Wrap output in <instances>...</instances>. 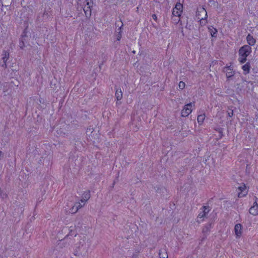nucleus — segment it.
Here are the masks:
<instances>
[{
    "label": "nucleus",
    "instance_id": "1",
    "mask_svg": "<svg viewBox=\"0 0 258 258\" xmlns=\"http://www.w3.org/2000/svg\"><path fill=\"white\" fill-rule=\"evenodd\" d=\"M28 25H27L25 29L23 30L22 33L20 38H19V46L21 49H23L25 47V43L28 41L29 37L28 35Z\"/></svg>",
    "mask_w": 258,
    "mask_h": 258
},
{
    "label": "nucleus",
    "instance_id": "2",
    "mask_svg": "<svg viewBox=\"0 0 258 258\" xmlns=\"http://www.w3.org/2000/svg\"><path fill=\"white\" fill-rule=\"evenodd\" d=\"M192 103L195 104V102H193V103L190 102V103L185 104L183 108L181 110V116L182 117H186L191 112L192 110H191V107Z\"/></svg>",
    "mask_w": 258,
    "mask_h": 258
},
{
    "label": "nucleus",
    "instance_id": "3",
    "mask_svg": "<svg viewBox=\"0 0 258 258\" xmlns=\"http://www.w3.org/2000/svg\"><path fill=\"white\" fill-rule=\"evenodd\" d=\"M238 192L237 196L238 198H242L245 197L248 193V190L244 183H242L237 188Z\"/></svg>",
    "mask_w": 258,
    "mask_h": 258
},
{
    "label": "nucleus",
    "instance_id": "4",
    "mask_svg": "<svg viewBox=\"0 0 258 258\" xmlns=\"http://www.w3.org/2000/svg\"><path fill=\"white\" fill-rule=\"evenodd\" d=\"M251 52V47L248 45H244L241 46L239 50L238 54L248 56Z\"/></svg>",
    "mask_w": 258,
    "mask_h": 258
},
{
    "label": "nucleus",
    "instance_id": "5",
    "mask_svg": "<svg viewBox=\"0 0 258 258\" xmlns=\"http://www.w3.org/2000/svg\"><path fill=\"white\" fill-rule=\"evenodd\" d=\"M10 53L8 50H3L2 52L3 62L1 63V66L4 69L7 68V62L9 58Z\"/></svg>",
    "mask_w": 258,
    "mask_h": 258
},
{
    "label": "nucleus",
    "instance_id": "6",
    "mask_svg": "<svg viewBox=\"0 0 258 258\" xmlns=\"http://www.w3.org/2000/svg\"><path fill=\"white\" fill-rule=\"evenodd\" d=\"M212 228V223H208L206 224L203 228L202 233L203 234V237L202 240H204L207 238V236L210 234L211 229Z\"/></svg>",
    "mask_w": 258,
    "mask_h": 258
},
{
    "label": "nucleus",
    "instance_id": "7",
    "mask_svg": "<svg viewBox=\"0 0 258 258\" xmlns=\"http://www.w3.org/2000/svg\"><path fill=\"white\" fill-rule=\"evenodd\" d=\"M249 213L252 215H258V204L257 203L254 202L253 206L249 210Z\"/></svg>",
    "mask_w": 258,
    "mask_h": 258
},
{
    "label": "nucleus",
    "instance_id": "8",
    "mask_svg": "<svg viewBox=\"0 0 258 258\" xmlns=\"http://www.w3.org/2000/svg\"><path fill=\"white\" fill-rule=\"evenodd\" d=\"M242 225L240 224H236L234 227V231L236 237H240L242 234Z\"/></svg>",
    "mask_w": 258,
    "mask_h": 258
},
{
    "label": "nucleus",
    "instance_id": "9",
    "mask_svg": "<svg viewBox=\"0 0 258 258\" xmlns=\"http://www.w3.org/2000/svg\"><path fill=\"white\" fill-rule=\"evenodd\" d=\"M91 197L90 191L89 190H87L85 191L82 195V198L81 200L82 203H84V205L85 203L87 202Z\"/></svg>",
    "mask_w": 258,
    "mask_h": 258
},
{
    "label": "nucleus",
    "instance_id": "10",
    "mask_svg": "<svg viewBox=\"0 0 258 258\" xmlns=\"http://www.w3.org/2000/svg\"><path fill=\"white\" fill-rule=\"evenodd\" d=\"M83 206V205H82L80 202H76L74 205L70 209V212L72 214H75Z\"/></svg>",
    "mask_w": 258,
    "mask_h": 258
},
{
    "label": "nucleus",
    "instance_id": "11",
    "mask_svg": "<svg viewBox=\"0 0 258 258\" xmlns=\"http://www.w3.org/2000/svg\"><path fill=\"white\" fill-rule=\"evenodd\" d=\"M246 40H247V43L248 44V45H249L250 46L254 45L256 42L255 39L250 34H248L247 35V36L246 37Z\"/></svg>",
    "mask_w": 258,
    "mask_h": 258
},
{
    "label": "nucleus",
    "instance_id": "12",
    "mask_svg": "<svg viewBox=\"0 0 258 258\" xmlns=\"http://www.w3.org/2000/svg\"><path fill=\"white\" fill-rule=\"evenodd\" d=\"M251 66L249 62H247L245 64L242 66V69L243 71V74L247 75L249 73Z\"/></svg>",
    "mask_w": 258,
    "mask_h": 258
},
{
    "label": "nucleus",
    "instance_id": "13",
    "mask_svg": "<svg viewBox=\"0 0 258 258\" xmlns=\"http://www.w3.org/2000/svg\"><path fill=\"white\" fill-rule=\"evenodd\" d=\"M72 143L74 144V146L77 150H79L81 149V146H82V142L80 141L78 139H76L74 138Z\"/></svg>",
    "mask_w": 258,
    "mask_h": 258
},
{
    "label": "nucleus",
    "instance_id": "14",
    "mask_svg": "<svg viewBox=\"0 0 258 258\" xmlns=\"http://www.w3.org/2000/svg\"><path fill=\"white\" fill-rule=\"evenodd\" d=\"M214 130L219 133L218 138L217 139V140L222 139L223 138V137L224 136V134H223L224 128L220 126H217V127H214Z\"/></svg>",
    "mask_w": 258,
    "mask_h": 258
},
{
    "label": "nucleus",
    "instance_id": "15",
    "mask_svg": "<svg viewBox=\"0 0 258 258\" xmlns=\"http://www.w3.org/2000/svg\"><path fill=\"white\" fill-rule=\"evenodd\" d=\"M159 255L160 258H168V254L165 248H162L159 250Z\"/></svg>",
    "mask_w": 258,
    "mask_h": 258
},
{
    "label": "nucleus",
    "instance_id": "16",
    "mask_svg": "<svg viewBox=\"0 0 258 258\" xmlns=\"http://www.w3.org/2000/svg\"><path fill=\"white\" fill-rule=\"evenodd\" d=\"M209 31L210 33V34L213 37H217V30L216 28L212 26L208 27Z\"/></svg>",
    "mask_w": 258,
    "mask_h": 258
},
{
    "label": "nucleus",
    "instance_id": "17",
    "mask_svg": "<svg viewBox=\"0 0 258 258\" xmlns=\"http://www.w3.org/2000/svg\"><path fill=\"white\" fill-rule=\"evenodd\" d=\"M115 97L117 101L120 100L122 98V93L120 88H116Z\"/></svg>",
    "mask_w": 258,
    "mask_h": 258
},
{
    "label": "nucleus",
    "instance_id": "18",
    "mask_svg": "<svg viewBox=\"0 0 258 258\" xmlns=\"http://www.w3.org/2000/svg\"><path fill=\"white\" fill-rule=\"evenodd\" d=\"M206 216V212L205 211H201L198 215L197 217V222L198 223H201V222L203 221L204 219L203 218L205 217Z\"/></svg>",
    "mask_w": 258,
    "mask_h": 258
},
{
    "label": "nucleus",
    "instance_id": "19",
    "mask_svg": "<svg viewBox=\"0 0 258 258\" xmlns=\"http://www.w3.org/2000/svg\"><path fill=\"white\" fill-rule=\"evenodd\" d=\"M85 16L87 18H89L91 16V8L90 7H85L83 8Z\"/></svg>",
    "mask_w": 258,
    "mask_h": 258
},
{
    "label": "nucleus",
    "instance_id": "20",
    "mask_svg": "<svg viewBox=\"0 0 258 258\" xmlns=\"http://www.w3.org/2000/svg\"><path fill=\"white\" fill-rule=\"evenodd\" d=\"M202 10L204 12H205V17L204 18L201 19L199 22L201 26H204L207 23L206 20L207 18V13L204 8H202Z\"/></svg>",
    "mask_w": 258,
    "mask_h": 258
},
{
    "label": "nucleus",
    "instance_id": "21",
    "mask_svg": "<svg viewBox=\"0 0 258 258\" xmlns=\"http://www.w3.org/2000/svg\"><path fill=\"white\" fill-rule=\"evenodd\" d=\"M205 116H205V114L204 113L202 114L199 115L198 116L197 121H198V123L200 125L202 124L204 122V121L205 118Z\"/></svg>",
    "mask_w": 258,
    "mask_h": 258
},
{
    "label": "nucleus",
    "instance_id": "22",
    "mask_svg": "<svg viewBox=\"0 0 258 258\" xmlns=\"http://www.w3.org/2000/svg\"><path fill=\"white\" fill-rule=\"evenodd\" d=\"M238 55L239 57L238 60L240 63H244L246 61L247 56L241 54H238Z\"/></svg>",
    "mask_w": 258,
    "mask_h": 258
},
{
    "label": "nucleus",
    "instance_id": "23",
    "mask_svg": "<svg viewBox=\"0 0 258 258\" xmlns=\"http://www.w3.org/2000/svg\"><path fill=\"white\" fill-rule=\"evenodd\" d=\"M182 12V11H178L175 9H173L172 15L173 17H180Z\"/></svg>",
    "mask_w": 258,
    "mask_h": 258
},
{
    "label": "nucleus",
    "instance_id": "24",
    "mask_svg": "<svg viewBox=\"0 0 258 258\" xmlns=\"http://www.w3.org/2000/svg\"><path fill=\"white\" fill-rule=\"evenodd\" d=\"M178 1H179V2H177L176 4V5H175V7L173 9H175L176 10L180 11L182 12V10H183V5H182V4L180 3V0H178Z\"/></svg>",
    "mask_w": 258,
    "mask_h": 258
},
{
    "label": "nucleus",
    "instance_id": "25",
    "mask_svg": "<svg viewBox=\"0 0 258 258\" xmlns=\"http://www.w3.org/2000/svg\"><path fill=\"white\" fill-rule=\"evenodd\" d=\"M226 73V76L227 79V80H230V79L235 75V71H227V72H225Z\"/></svg>",
    "mask_w": 258,
    "mask_h": 258
},
{
    "label": "nucleus",
    "instance_id": "26",
    "mask_svg": "<svg viewBox=\"0 0 258 258\" xmlns=\"http://www.w3.org/2000/svg\"><path fill=\"white\" fill-rule=\"evenodd\" d=\"M233 67L232 66L231 64L230 66H226L223 68V72H227L228 70L231 71H233Z\"/></svg>",
    "mask_w": 258,
    "mask_h": 258
},
{
    "label": "nucleus",
    "instance_id": "27",
    "mask_svg": "<svg viewBox=\"0 0 258 258\" xmlns=\"http://www.w3.org/2000/svg\"><path fill=\"white\" fill-rule=\"evenodd\" d=\"M8 197L7 194L0 188V198L3 199H7Z\"/></svg>",
    "mask_w": 258,
    "mask_h": 258
},
{
    "label": "nucleus",
    "instance_id": "28",
    "mask_svg": "<svg viewBox=\"0 0 258 258\" xmlns=\"http://www.w3.org/2000/svg\"><path fill=\"white\" fill-rule=\"evenodd\" d=\"M154 189L157 192L161 193L162 192H163L164 187L161 186H156L154 187Z\"/></svg>",
    "mask_w": 258,
    "mask_h": 258
},
{
    "label": "nucleus",
    "instance_id": "29",
    "mask_svg": "<svg viewBox=\"0 0 258 258\" xmlns=\"http://www.w3.org/2000/svg\"><path fill=\"white\" fill-rule=\"evenodd\" d=\"M73 254L74 255L79 256L81 253L80 252V247H77L74 251Z\"/></svg>",
    "mask_w": 258,
    "mask_h": 258
},
{
    "label": "nucleus",
    "instance_id": "30",
    "mask_svg": "<svg viewBox=\"0 0 258 258\" xmlns=\"http://www.w3.org/2000/svg\"><path fill=\"white\" fill-rule=\"evenodd\" d=\"M201 209L203 211H205L206 212V215H207L210 211L209 206H204Z\"/></svg>",
    "mask_w": 258,
    "mask_h": 258
},
{
    "label": "nucleus",
    "instance_id": "31",
    "mask_svg": "<svg viewBox=\"0 0 258 258\" xmlns=\"http://www.w3.org/2000/svg\"><path fill=\"white\" fill-rule=\"evenodd\" d=\"M185 83L182 81H180L178 84V88L180 90H183L185 87Z\"/></svg>",
    "mask_w": 258,
    "mask_h": 258
},
{
    "label": "nucleus",
    "instance_id": "32",
    "mask_svg": "<svg viewBox=\"0 0 258 258\" xmlns=\"http://www.w3.org/2000/svg\"><path fill=\"white\" fill-rule=\"evenodd\" d=\"M227 114L229 117H231L233 115V110L232 109L228 108Z\"/></svg>",
    "mask_w": 258,
    "mask_h": 258
},
{
    "label": "nucleus",
    "instance_id": "33",
    "mask_svg": "<svg viewBox=\"0 0 258 258\" xmlns=\"http://www.w3.org/2000/svg\"><path fill=\"white\" fill-rule=\"evenodd\" d=\"M122 33L120 31H118L116 35V40L119 41L122 37Z\"/></svg>",
    "mask_w": 258,
    "mask_h": 258
},
{
    "label": "nucleus",
    "instance_id": "34",
    "mask_svg": "<svg viewBox=\"0 0 258 258\" xmlns=\"http://www.w3.org/2000/svg\"><path fill=\"white\" fill-rule=\"evenodd\" d=\"M85 2L86 3V6L87 7H90L91 8H92V6L91 4H93V0H85Z\"/></svg>",
    "mask_w": 258,
    "mask_h": 258
},
{
    "label": "nucleus",
    "instance_id": "35",
    "mask_svg": "<svg viewBox=\"0 0 258 258\" xmlns=\"http://www.w3.org/2000/svg\"><path fill=\"white\" fill-rule=\"evenodd\" d=\"M175 17L172 16L171 19L174 21L175 24H177L180 21L179 17L175 18Z\"/></svg>",
    "mask_w": 258,
    "mask_h": 258
},
{
    "label": "nucleus",
    "instance_id": "36",
    "mask_svg": "<svg viewBox=\"0 0 258 258\" xmlns=\"http://www.w3.org/2000/svg\"><path fill=\"white\" fill-rule=\"evenodd\" d=\"M43 200V198L39 197L37 198L36 206H38V204Z\"/></svg>",
    "mask_w": 258,
    "mask_h": 258
},
{
    "label": "nucleus",
    "instance_id": "37",
    "mask_svg": "<svg viewBox=\"0 0 258 258\" xmlns=\"http://www.w3.org/2000/svg\"><path fill=\"white\" fill-rule=\"evenodd\" d=\"M152 17L154 20H155L156 22H157L158 18H157V16L156 14H153Z\"/></svg>",
    "mask_w": 258,
    "mask_h": 258
},
{
    "label": "nucleus",
    "instance_id": "38",
    "mask_svg": "<svg viewBox=\"0 0 258 258\" xmlns=\"http://www.w3.org/2000/svg\"><path fill=\"white\" fill-rule=\"evenodd\" d=\"M138 255L137 253H134L132 256V258H138Z\"/></svg>",
    "mask_w": 258,
    "mask_h": 258
},
{
    "label": "nucleus",
    "instance_id": "39",
    "mask_svg": "<svg viewBox=\"0 0 258 258\" xmlns=\"http://www.w3.org/2000/svg\"><path fill=\"white\" fill-rule=\"evenodd\" d=\"M40 191H41V195L42 196L44 195V194H45V190H42V189H41V190H40Z\"/></svg>",
    "mask_w": 258,
    "mask_h": 258
},
{
    "label": "nucleus",
    "instance_id": "40",
    "mask_svg": "<svg viewBox=\"0 0 258 258\" xmlns=\"http://www.w3.org/2000/svg\"><path fill=\"white\" fill-rule=\"evenodd\" d=\"M254 202L257 203L258 198L256 197H254Z\"/></svg>",
    "mask_w": 258,
    "mask_h": 258
},
{
    "label": "nucleus",
    "instance_id": "41",
    "mask_svg": "<svg viewBox=\"0 0 258 258\" xmlns=\"http://www.w3.org/2000/svg\"><path fill=\"white\" fill-rule=\"evenodd\" d=\"M122 25L121 26H120V27H119V28L118 29V31H120L121 33H122V30H121L122 29Z\"/></svg>",
    "mask_w": 258,
    "mask_h": 258
},
{
    "label": "nucleus",
    "instance_id": "42",
    "mask_svg": "<svg viewBox=\"0 0 258 258\" xmlns=\"http://www.w3.org/2000/svg\"><path fill=\"white\" fill-rule=\"evenodd\" d=\"M115 181H114L112 184V187H114V185H115Z\"/></svg>",
    "mask_w": 258,
    "mask_h": 258
},
{
    "label": "nucleus",
    "instance_id": "43",
    "mask_svg": "<svg viewBox=\"0 0 258 258\" xmlns=\"http://www.w3.org/2000/svg\"><path fill=\"white\" fill-rule=\"evenodd\" d=\"M3 155V153L2 151H0V157Z\"/></svg>",
    "mask_w": 258,
    "mask_h": 258
},
{
    "label": "nucleus",
    "instance_id": "44",
    "mask_svg": "<svg viewBox=\"0 0 258 258\" xmlns=\"http://www.w3.org/2000/svg\"><path fill=\"white\" fill-rule=\"evenodd\" d=\"M119 174V172H118V175ZM118 176L117 177V178H118Z\"/></svg>",
    "mask_w": 258,
    "mask_h": 258
}]
</instances>
